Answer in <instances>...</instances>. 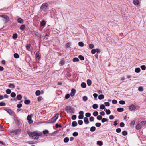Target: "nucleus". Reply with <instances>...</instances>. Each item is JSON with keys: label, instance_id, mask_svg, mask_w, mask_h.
Returning a JSON list of instances; mask_svg holds the SVG:
<instances>
[{"label": "nucleus", "instance_id": "1", "mask_svg": "<svg viewBox=\"0 0 146 146\" xmlns=\"http://www.w3.org/2000/svg\"><path fill=\"white\" fill-rule=\"evenodd\" d=\"M28 135L33 139H37L39 138L40 136H41L42 133V132H39L37 131L31 132L30 131H27Z\"/></svg>", "mask_w": 146, "mask_h": 146}, {"label": "nucleus", "instance_id": "2", "mask_svg": "<svg viewBox=\"0 0 146 146\" xmlns=\"http://www.w3.org/2000/svg\"><path fill=\"white\" fill-rule=\"evenodd\" d=\"M146 123V121H143L141 123H138L136 126V129L137 130H138L141 128Z\"/></svg>", "mask_w": 146, "mask_h": 146}, {"label": "nucleus", "instance_id": "3", "mask_svg": "<svg viewBox=\"0 0 146 146\" xmlns=\"http://www.w3.org/2000/svg\"><path fill=\"white\" fill-rule=\"evenodd\" d=\"M65 111L69 113H73L74 112V110L73 108H71L70 106L66 107L65 108Z\"/></svg>", "mask_w": 146, "mask_h": 146}, {"label": "nucleus", "instance_id": "4", "mask_svg": "<svg viewBox=\"0 0 146 146\" xmlns=\"http://www.w3.org/2000/svg\"><path fill=\"white\" fill-rule=\"evenodd\" d=\"M0 17L2 18V20L5 23H7L9 21V17L6 15H0Z\"/></svg>", "mask_w": 146, "mask_h": 146}, {"label": "nucleus", "instance_id": "5", "mask_svg": "<svg viewBox=\"0 0 146 146\" xmlns=\"http://www.w3.org/2000/svg\"><path fill=\"white\" fill-rule=\"evenodd\" d=\"M48 6V5L47 3H43L40 7V9L41 11H44L45 10Z\"/></svg>", "mask_w": 146, "mask_h": 146}, {"label": "nucleus", "instance_id": "6", "mask_svg": "<svg viewBox=\"0 0 146 146\" xmlns=\"http://www.w3.org/2000/svg\"><path fill=\"white\" fill-rule=\"evenodd\" d=\"M59 116V114L57 113L52 118L51 120V123H54L56 120L57 119Z\"/></svg>", "mask_w": 146, "mask_h": 146}, {"label": "nucleus", "instance_id": "7", "mask_svg": "<svg viewBox=\"0 0 146 146\" xmlns=\"http://www.w3.org/2000/svg\"><path fill=\"white\" fill-rule=\"evenodd\" d=\"M27 119L28 121V123L31 124L33 123V121L32 120V116L31 115H29L27 117Z\"/></svg>", "mask_w": 146, "mask_h": 146}, {"label": "nucleus", "instance_id": "8", "mask_svg": "<svg viewBox=\"0 0 146 146\" xmlns=\"http://www.w3.org/2000/svg\"><path fill=\"white\" fill-rule=\"evenodd\" d=\"M136 106L134 105H131L129 106V109L130 111H132L136 109Z\"/></svg>", "mask_w": 146, "mask_h": 146}, {"label": "nucleus", "instance_id": "9", "mask_svg": "<svg viewBox=\"0 0 146 146\" xmlns=\"http://www.w3.org/2000/svg\"><path fill=\"white\" fill-rule=\"evenodd\" d=\"M76 92L75 90L74 89H72L71 90V92L70 93V95L71 97H73L75 94Z\"/></svg>", "mask_w": 146, "mask_h": 146}, {"label": "nucleus", "instance_id": "10", "mask_svg": "<svg viewBox=\"0 0 146 146\" xmlns=\"http://www.w3.org/2000/svg\"><path fill=\"white\" fill-rule=\"evenodd\" d=\"M33 33L37 36H38L39 37H41V34H40L38 32H37L35 31H33Z\"/></svg>", "mask_w": 146, "mask_h": 146}, {"label": "nucleus", "instance_id": "11", "mask_svg": "<svg viewBox=\"0 0 146 146\" xmlns=\"http://www.w3.org/2000/svg\"><path fill=\"white\" fill-rule=\"evenodd\" d=\"M133 2L135 5H138L140 3L138 0H133Z\"/></svg>", "mask_w": 146, "mask_h": 146}, {"label": "nucleus", "instance_id": "12", "mask_svg": "<svg viewBox=\"0 0 146 146\" xmlns=\"http://www.w3.org/2000/svg\"><path fill=\"white\" fill-rule=\"evenodd\" d=\"M4 110L6 111L10 115H11L12 114V111L10 109H5Z\"/></svg>", "mask_w": 146, "mask_h": 146}, {"label": "nucleus", "instance_id": "13", "mask_svg": "<svg viewBox=\"0 0 146 146\" xmlns=\"http://www.w3.org/2000/svg\"><path fill=\"white\" fill-rule=\"evenodd\" d=\"M84 121L86 124H88L89 123L88 119L87 117H85L84 118Z\"/></svg>", "mask_w": 146, "mask_h": 146}, {"label": "nucleus", "instance_id": "14", "mask_svg": "<svg viewBox=\"0 0 146 146\" xmlns=\"http://www.w3.org/2000/svg\"><path fill=\"white\" fill-rule=\"evenodd\" d=\"M17 21L18 23H23V20L21 18H19L17 19Z\"/></svg>", "mask_w": 146, "mask_h": 146}, {"label": "nucleus", "instance_id": "15", "mask_svg": "<svg viewBox=\"0 0 146 146\" xmlns=\"http://www.w3.org/2000/svg\"><path fill=\"white\" fill-rule=\"evenodd\" d=\"M101 121L102 123H104L105 122H108V119L106 118H103L102 119Z\"/></svg>", "mask_w": 146, "mask_h": 146}, {"label": "nucleus", "instance_id": "16", "mask_svg": "<svg viewBox=\"0 0 146 146\" xmlns=\"http://www.w3.org/2000/svg\"><path fill=\"white\" fill-rule=\"evenodd\" d=\"M87 85L89 86H90L91 85L92 82L91 80L90 79H88L87 81Z\"/></svg>", "mask_w": 146, "mask_h": 146}, {"label": "nucleus", "instance_id": "17", "mask_svg": "<svg viewBox=\"0 0 146 146\" xmlns=\"http://www.w3.org/2000/svg\"><path fill=\"white\" fill-rule=\"evenodd\" d=\"M104 98V96L103 94H101L99 95L98 97V98L100 100H102Z\"/></svg>", "mask_w": 146, "mask_h": 146}, {"label": "nucleus", "instance_id": "18", "mask_svg": "<svg viewBox=\"0 0 146 146\" xmlns=\"http://www.w3.org/2000/svg\"><path fill=\"white\" fill-rule=\"evenodd\" d=\"M135 71V72L137 73H139L140 71V69L139 68H136Z\"/></svg>", "mask_w": 146, "mask_h": 146}, {"label": "nucleus", "instance_id": "19", "mask_svg": "<svg viewBox=\"0 0 146 146\" xmlns=\"http://www.w3.org/2000/svg\"><path fill=\"white\" fill-rule=\"evenodd\" d=\"M16 98L18 100H20L22 99V96L21 95L19 94L17 95Z\"/></svg>", "mask_w": 146, "mask_h": 146}, {"label": "nucleus", "instance_id": "20", "mask_svg": "<svg viewBox=\"0 0 146 146\" xmlns=\"http://www.w3.org/2000/svg\"><path fill=\"white\" fill-rule=\"evenodd\" d=\"M25 26L24 25H22L20 26V29L21 30L23 31L25 28Z\"/></svg>", "mask_w": 146, "mask_h": 146}, {"label": "nucleus", "instance_id": "21", "mask_svg": "<svg viewBox=\"0 0 146 146\" xmlns=\"http://www.w3.org/2000/svg\"><path fill=\"white\" fill-rule=\"evenodd\" d=\"M86 84L84 82H82L81 84V86L83 88H85L86 87Z\"/></svg>", "mask_w": 146, "mask_h": 146}, {"label": "nucleus", "instance_id": "22", "mask_svg": "<svg viewBox=\"0 0 146 146\" xmlns=\"http://www.w3.org/2000/svg\"><path fill=\"white\" fill-rule=\"evenodd\" d=\"M77 125V123L76 121H73L72 123V125L73 127H75Z\"/></svg>", "mask_w": 146, "mask_h": 146}, {"label": "nucleus", "instance_id": "23", "mask_svg": "<svg viewBox=\"0 0 146 146\" xmlns=\"http://www.w3.org/2000/svg\"><path fill=\"white\" fill-rule=\"evenodd\" d=\"M123 108H119L117 109V111L119 112H121L123 111Z\"/></svg>", "mask_w": 146, "mask_h": 146}, {"label": "nucleus", "instance_id": "24", "mask_svg": "<svg viewBox=\"0 0 146 146\" xmlns=\"http://www.w3.org/2000/svg\"><path fill=\"white\" fill-rule=\"evenodd\" d=\"M97 143L98 145L100 146H101L103 145V143L101 141H97Z\"/></svg>", "mask_w": 146, "mask_h": 146}, {"label": "nucleus", "instance_id": "25", "mask_svg": "<svg viewBox=\"0 0 146 146\" xmlns=\"http://www.w3.org/2000/svg\"><path fill=\"white\" fill-rule=\"evenodd\" d=\"M8 86L9 88H13L15 87V86L14 85L11 84H9Z\"/></svg>", "mask_w": 146, "mask_h": 146}, {"label": "nucleus", "instance_id": "26", "mask_svg": "<svg viewBox=\"0 0 146 146\" xmlns=\"http://www.w3.org/2000/svg\"><path fill=\"white\" fill-rule=\"evenodd\" d=\"M35 94L36 95L38 96H39L41 94L40 91L39 90H37L35 92Z\"/></svg>", "mask_w": 146, "mask_h": 146}, {"label": "nucleus", "instance_id": "27", "mask_svg": "<svg viewBox=\"0 0 146 146\" xmlns=\"http://www.w3.org/2000/svg\"><path fill=\"white\" fill-rule=\"evenodd\" d=\"M96 130V128L95 127L92 126L91 127L90 129V131L91 132H94Z\"/></svg>", "mask_w": 146, "mask_h": 146}, {"label": "nucleus", "instance_id": "28", "mask_svg": "<svg viewBox=\"0 0 146 146\" xmlns=\"http://www.w3.org/2000/svg\"><path fill=\"white\" fill-rule=\"evenodd\" d=\"M79 59L78 58H76V57L74 58H73V61L74 62H78L79 61Z\"/></svg>", "mask_w": 146, "mask_h": 146}, {"label": "nucleus", "instance_id": "29", "mask_svg": "<svg viewBox=\"0 0 146 146\" xmlns=\"http://www.w3.org/2000/svg\"><path fill=\"white\" fill-rule=\"evenodd\" d=\"M30 103V101L29 100H25L24 101V103L26 104H29Z\"/></svg>", "mask_w": 146, "mask_h": 146}, {"label": "nucleus", "instance_id": "30", "mask_svg": "<svg viewBox=\"0 0 146 146\" xmlns=\"http://www.w3.org/2000/svg\"><path fill=\"white\" fill-rule=\"evenodd\" d=\"M69 140V138L68 137H66L64 138V141L65 143H67L68 141Z\"/></svg>", "mask_w": 146, "mask_h": 146}, {"label": "nucleus", "instance_id": "31", "mask_svg": "<svg viewBox=\"0 0 146 146\" xmlns=\"http://www.w3.org/2000/svg\"><path fill=\"white\" fill-rule=\"evenodd\" d=\"M78 58L82 60H84V57L81 55H80L78 56Z\"/></svg>", "mask_w": 146, "mask_h": 146}, {"label": "nucleus", "instance_id": "32", "mask_svg": "<svg viewBox=\"0 0 146 146\" xmlns=\"http://www.w3.org/2000/svg\"><path fill=\"white\" fill-rule=\"evenodd\" d=\"M98 106L96 104H94L92 106V108L94 109H96L98 108Z\"/></svg>", "mask_w": 146, "mask_h": 146}, {"label": "nucleus", "instance_id": "33", "mask_svg": "<svg viewBox=\"0 0 146 146\" xmlns=\"http://www.w3.org/2000/svg\"><path fill=\"white\" fill-rule=\"evenodd\" d=\"M16 96V94L15 93L13 92L11 93V96L13 98L15 97Z\"/></svg>", "mask_w": 146, "mask_h": 146}, {"label": "nucleus", "instance_id": "34", "mask_svg": "<svg viewBox=\"0 0 146 146\" xmlns=\"http://www.w3.org/2000/svg\"><path fill=\"white\" fill-rule=\"evenodd\" d=\"M17 35L15 33L13 34V38L14 39H15L17 38Z\"/></svg>", "mask_w": 146, "mask_h": 146}, {"label": "nucleus", "instance_id": "35", "mask_svg": "<svg viewBox=\"0 0 146 146\" xmlns=\"http://www.w3.org/2000/svg\"><path fill=\"white\" fill-rule=\"evenodd\" d=\"M141 68L143 70H144L146 69V67L145 65H143L141 66Z\"/></svg>", "mask_w": 146, "mask_h": 146}, {"label": "nucleus", "instance_id": "36", "mask_svg": "<svg viewBox=\"0 0 146 146\" xmlns=\"http://www.w3.org/2000/svg\"><path fill=\"white\" fill-rule=\"evenodd\" d=\"M31 46V45L29 44H27L26 45V48L27 50H28L30 49V47Z\"/></svg>", "mask_w": 146, "mask_h": 146}, {"label": "nucleus", "instance_id": "37", "mask_svg": "<svg viewBox=\"0 0 146 146\" xmlns=\"http://www.w3.org/2000/svg\"><path fill=\"white\" fill-rule=\"evenodd\" d=\"M14 57L16 58H19V54L17 53H15L14 55Z\"/></svg>", "mask_w": 146, "mask_h": 146}, {"label": "nucleus", "instance_id": "38", "mask_svg": "<svg viewBox=\"0 0 146 146\" xmlns=\"http://www.w3.org/2000/svg\"><path fill=\"white\" fill-rule=\"evenodd\" d=\"M78 45L80 47H83L84 46V43L82 42H80L78 43Z\"/></svg>", "mask_w": 146, "mask_h": 146}, {"label": "nucleus", "instance_id": "39", "mask_svg": "<svg viewBox=\"0 0 146 146\" xmlns=\"http://www.w3.org/2000/svg\"><path fill=\"white\" fill-rule=\"evenodd\" d=\"M119 103L121 105H123L125 104V102L124 100H120L119 102Z\"/></svg>", "mask_w": 146, "mask_h": 146}, {"label": "nucleus", "instance_id": "40", "mask_svg": "<svg viewBox=\"0 0 146 146\" xmlns=\"http://www.w3.org/2000/svg\"><path fill=\"white\" fill-rule=\"evenodd\" d=\"M101 124L100 123H96L95 124V125L97 127H99L101 126Z\"/></svg>", "mask_w": 146, "mask_h": 146}, {"label": "nucleus", "instance_id": "41", "mask_svg": "<svg viewBox=\"0 0 146 146\" xmlns=\"http://www.w3.org/2000/svg\"><path fill=\"white\" fill-rule=\"evenodd\" d=\"M98 112L97 111H95L93 113V115L94 116H96L98 115Z\"/></svg>", "mask_w": 146, "mask_h": 146}, {"label": "nucleus", "instance_id": "42", "mask_svg": "<svg viewBox=\"0 0 146 146\" xmlns=\"http://www.w3.org/2000/svg\"><path fill=\"white\" fill-rule=\"evenodd\" d=\"M102 117L100 115H98L97 117V119L99 120H100L102 119Z\"/></svg>", "mask_w": 146, "mask_h": 146}, {"label": "nucleus", "instance_id": "43", "mask_svg": "<svg viewBox=\"0 0 146 146\" xmlns=\"http://www.w3.org/2000/svg\"><path fill=\"white\" fill-rule=\"evenodd\" d=\"M89 46V48L91 49H92L94 48V46L92 44H90Z\"/></svg>", "mask_w": 146, "mask_h": 146}, {"label": "nucleus", "instance_id": "44", "mask_svg": "<svg viewBox=\"0 0 146 146\" xmlns=\"http://www.w3.org/2000/svg\"><path fill=\"white\" fill-rule=\"evenodd\" d=\"M11 92V91L10 89H7L6 90V92L7 94H9Z\"/></svg>", "mask_w": 146, "mask_h": 146}, {"label": "nucleus", "instance_id": "45", "mask_svg": "<svg viewBox=\"0 0 146 146\" xmlns=\"http://www.w3.org/2000/svg\"><path fill=\"white\" fill-rule=\"evenodd\" d=\"M83 100L84 101H86L88 99V98L86 96H84L82 98Z\"/></svg>", "mask_w": 146, "mask_h": 146}, {"label": "nucleus", "instance_id": "46", "mask_svg": "<svg viewBox=\"0 0 146 146\" xmlns=\"http://www.w3.org/2000/svg\"><path fill=\"white\" fill-rule=\"evenodd\" d=\"M91 114L90 113H87L85 114V116L87 117H89L90 116Z\"/></svg>", "mask_w": 146, "mask_h": 146}, {"label": "nucleus", "instance_id": "47", "mask_svg": "<svg viewBox=\"0 0 146 146\" xmlns=\"http://www.w3.org/2000/svg\"><path fill=\"white\" fill-rule=\"evenodd\" d=\"M100 108L101 109L103 110L105 108V106L103 104L101 105Z\"/></svg>", "mask_w": 146, "mask_h": 146}, {"label": "nucleus", "instance_id": "48", "mask_svg": "<svg viewBox=\"0 0 146 146\" xmlns=\"http://www.w3.org/2000/svg\"><path fill=\"white\" fill-rule=\"evenodd\" d=\"M122 134L124 136H126L127 134V133L126 131H123L122 132Z\"/></svg>", "mask_w": 146, "mask_h": 146}, {"label": "nucleus", "instance_id": "49", "mask_svg": "<svg viewBox=\"0 0 146 146\" xmlns=\"http://www.w3.org/2000/svg\"><path fill=\"white\" fill-rule=\"evenodd\" d=\"M46 23L45 21H43L41 23V25L42 26H44L45 25Z\"/></svg>", "mask_w": 146, "mask_h": 146}, {"label": "nucleus", "instance_id": "50", "mask_svg": "<svg viewBox=\"0 0 146 146\" xmlns=\"http://www.w3.org/2000/svg\"><path fill=\"white\" fill-rule=\"evenodd\" d=\"M96 52V50L95 49H93L91 51V53L93 54H95Z\"/></svg>", "mask_w": 146, "mask_h": 146}, {"label": "nucleus", "instance_id": "51", "mask_svg": "<svg viewBox=\"0 0 146 146\" xmlns=\"http://www.w3.org/2000/svg\"><path fill=\"white\" fill-rule=\"evenodd\" d=\"M78 124L80 125H82L83 123L82 121L81 120H78Z\"/></svg>", "mask_w": 146, "mask_h": 146}, {"label": "nucleus", "instance_id": "52", "mask_svg": "<svg viewBox=\"0 0 146 146\" xmlns=\"http://www.w3.org/2000/svg\"><path fill=\"white\" fill-rule=\"evenodd\" d=\"M36 141H35V142H34L32 141H28V143H29V144H33L36 143Z\"/></svg>", "mask_w": 146, "mask_h": 146}, {"label": "nucleus", "instance_id": "53", "mask_svg": "<svg viewBox=\"0 0 146 146\" xmlns=\"http://www.w3.org/2000/svg\"><path fill=\"white\" fill-rule=\"evenodd\" d=\"M94 120V118L92 116L90 117V121L91 122L93 121Z\"/></svg>", "mask_w": 146, "mask_h": 146}, {"label": "nucleus", "instance_id": "54", "mask_svg": "<svg viewBox=\"0 0 146 146\" xmlns=\"http://www.w3.org/2000/svg\"><path fill=\"white\" fill-rule=\"evenodd\" d=\"M78 135V133L77 132H74L73 133V136L75 137L77 136Z\"/></svg>", "mask_w": 146, "mask_h": 146}, {"label": "nucleus", "instance_id": "55", "mask_svg": "<svg viewBox=\"0 0 146 146\" xmlns=\"http://www.w3.org/2000/svg\"><path fill=\"white\" fill-rule=\"evenodd\" d=\"M48 130H46L43 131V133L44 134H48Z\"/></svg>", "mask_w": 146, "mask_h": 146}, {"label": "nucleus", "instance_id": "56", "mask_svg": "<svg viewBox=\"0 0 146 146\" xmlns=\"http://www.w3.org/2000/svg\"><path fill=\"white\" fill-rule=\"evenodd\" d=\"M36 58L38 59H39L40 58V55L38 53H36Z\"/></svg>", "mask_w": 146, "mask_h": 146}, {"label": "nucleus", "instance_id": "57", "mask_svg": "<svg viewBox=\"0 0 146 146\" xmlns=\"http://www.w3.org/2000/svg\"><path fill=\"white\" fill-rule=\"evenodd\" d=\"M106 112L107 115H109L111 113L110 111L109 110H107Z\"/></svg>", "mask_w": 146, "mask_h": 146}, {"label": "nucleus", "instance_id": "58", "mask_svg": "<svg viewBox=\"0 0 146 146\" xmlns=\"http://www.w3.org/2000/svg\"><path fill=\"white\" fill-rule=\"evenodd\" d=\"M121 131V129L120 128H118L116 129V131L117 132L119 133H120Z\"/></svg>", "mask_w": 146, "mask_h": 146}, {"label": "nucleus", "instance_id": "59", "mask_svg": "<svg viewBox=\"0 0 146 146\" xmlns=\"http://www.w3.org/2000/svg\"><path fill=\"white\" fill-rule=\"evenodd\" d=\"M112 103L113 104H116L117 103V102L116 100H113L112 101Z\"/></svg>", "mask_w": 146, "mask_h": 146}, {"label": "nucleus", "instance_id": "60", "mask_svg": "<svg viewBox=\"0 0 146 146\" xmlns=\"http://www.w3.org/2000/svg\"><path fill=\"white\" fill-rule=\"evenodd\" d=\"M120 126L121 127H124L125 126V124L123 122H121L120 123Z\"/></svg>", "mask_w": 146, "mask_h": 146}, {"label": "nucleus", "instance_id": "61", "mask_svg": "<svg viewBox=\"0 0 146 146\" xmlns=\"http://www.w3.org/2000/svg\"><path fill=\"white\" fill-rule=\"evenodd\" d=\"M6 105L5 103L1 102L0 103V106H4Z\"/></svg>", "mask_w": 146, "mask_h": 146}, {"label": "nucleus", "instance_id": "62", "mask_svg": "<svg viewBox=\"0 0 146 146\" xmlns=\"http://www.w3.org/2000/svg\"><path fill=\"white\" fill-rule=\"evenodd\" d=\"M135 123V121H134L133 120L131 122L130 125L131 126H133L134 125Z\"/></svg>", "mask_w": 146, "mask_h": 146}, {"label": "nucleus", "instance_id": "63", "mask_svg": "<svg viewBox=\"0 0 146 146\" xmlns=\"http://www.w3.org/2000/svg\"><path fill=\"white\" fill-rule=\"evenodd\" d=\"M64 62H65L64 61V60H61L60 62V64H61L60 66L64 64Z\"/></svg>", "mask_w": 146, "mask_h": 146}, {"label": "nucleus", "instance_id": "64", "mask_svg": "<svg viewBox=\"0 0 146 146\" xmlns=\"http://www.w3.org/2000/svg\"><path fill=\"white\" fill-rule=\"evenodd\" d=\"M76 115H73L72 117V119L73 120H75L76 119Z\"/></svg>", "mask_w": 146, "mask_h": 146}]
</instances>
